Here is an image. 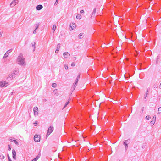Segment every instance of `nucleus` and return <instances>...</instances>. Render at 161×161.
Here are the masks:
<instances>
[{
    "label": "nucleus",
    "mask_w": 161,
    "mask_h": 161,
    "mask_svg": "<svg viewBox=\"0 0 161 161\" xmlns=\"http://www.w3.org/2000/svg\"><path fill=\"white\" fill-rule=\"evenodd\" d=\"M78 37H79V39H81L83 37V33H80L78 35Z\"/></svg>",
    "instance_id": "5701e85b"
},
{
    "label": "nucleus",
    "mask_w": 161,
    "mask_h": 161,
    "mask_svg": "<svg viewBox=\"0 0 161 161\" xmlns=\"http://www.w3.org/2000/svg\"><path fill=\"white\" fill-rule=\"evenodd\" d=\"M54 129L53 126H50L48 128L46 135V137H47L52 133Z\"/></svg>",
    "instance_id": "f03ea898"
},
{
    "label": "nucleus",
    "mask_w": 161,
    "mask_h": 161,
    "mask_svg": "<svg viewBox=\"0 0 161 161\" xmlns=\"http://www.w3.org/2000/svg\"><path fill=\"white\" fill-rule=\"evenodd\" d=\"M153 119V120L156 121V116L154 115L152 120Z\"/></svg>",
    "instance_id": "f704fd0d"
},
{
    "label": "nucleus",
    "mask_w": 161,
    "mask_h": 161,
    "mask_svg": "<svg viewBox=\"0 0 161 161\" xmlns=\"http://www.w3.org/2000/svg\"><path fill=\"white\" fill-rule=\"evenodd\" d=\"M76 85H77V84H75L74 83V84L73 85V87H75H75L76 86Z\"/></svg>",
    "instance_id": "37998d69"
},
{
    "label": "nucleus",
    "mask_w": 161,
    "mask_h": 161,
    "mask_svg": "<svg viewBox=\"0 0 161 161\" xmlns=\"http://www.w3.org/2000/svg\"><path fill=\"white\" fill-rule=\"evenodd\" d=\"M75 62H73L71 64V66H74L75 65Z\"/></svg>",
    "instance_id": "c9c22d12"
},
{
    "label": "nucleus",
    "mask_w": 161,
    "mask_h": 161,
    "mask_svg": "<svg viewBox=\"0 0 161 161\" xmlns=\"http://www.w3.org/2000/svg\"><path fill=\"white\" fill-rule=\"evenodd\" d=\"M58 0H56V2H55V4H57V3L58 2Z\"/></svg>",
    "instance_id": "79ce46f5"
},
{
    "label": "nucleus",
    "mask_w": 161,
    "mask_h": 161,
    "mask_svg": "<svg viewBox=\"0 0 161 161\" xmlns=\"http://www.w3.org/2000/svg\"><path fill=\"white\" fill-rule=\"evenodd\" d=\"M60 45H61V44L60 43H58V44L57 46V49L55 51V53H58V52L59 51V48L60 47Z\"/></svg>",
    "instance_id": "4468645a"
},
{
    "label": "nucleus",
    "mask_w": 161,
    "mask_h": 161,
    "mask_svg": "<svg viewBox=\"0 0 161 161\" xmlns=\"http://www.w3.org/2000/svg\"><path fill=\"white\" fill-rule=\"evenodd\" d=\"M81 18V16L80 14H77L76 16V18L78 19H80Z\"/></svg>",
    "instance_id": "4be33fe9"
},
{
    "label": "nucleus",
    "mask_w": 161,
    "mask_h": 161,
    "mask_svg": "<svg viewBox=\"0 0 161 161\" xmlns=\"http://www.w3.org/2000/svg\"><path fill=\"white\" fill-rule=\"evenodd\" d=\"M34 140L35 142H38L40 141V136L39 135L36 134L34 136Z\"/></svg>",
    "instance_id": "20e7f679"
},
{
    "label": "nucleus",
    "mask_w": 161,
    "mask_h": 161,
    "mask_svg": "<svg viewBox=\"0 0 161 161\" xmlns=\"http://www.w3.org/2000/svg\"><path fill=\"white\" fill-rule=\"evenodd\" d=\"M34 114L35 116L38 115V109L37 107H35L33 108Z\"/></svg>",
    "instance_id": "39448f33"
},
{
    "label": "nucleus",
    "mask_w": 161,
    "mask_h": 161,
    "mask_svg": "<svg viewBox=\"0 0 161 161\" xmlns=\"http://www.w3.org/2000/svg\"><path fill=\"white\" fill-rule=\"evenodd\" d=\"M96 8H95L94 9L93 12H92V15L91 17L92 16H95V14L96 13Z\"/></svg>",
    "instance_id": "6ab92c4d"
},
{
    "label": "nucleus",
    "mask_w": 161,
    "mask_h": 161,
    "mask_svg": "<svg viewBox=\"0 0 161 161\" xmlns=\"http://www.w3.org/2000/svg\"><path fill=\"white\" fill-rule=\"evenodd\" d=\"M52 86L53 87H55L57 86V84L55 83H53L52 85Z\"/></svg>",
    "instance_id": "a878e982"
},
{
    "label": "nucleus",
    "mask_w": 161,
    "mask_h": 161,
    "mask_svg": "<svg viewBox=\"0 0 161 161\" xmlns=\"http://www.w3.org/2000/svg\"><path fill=\"white\" fill-rule=\"evenodd\" d=\"M139 64L140 65V66H141L142 65V64L140 63Z\"/></svg>",
    "instance_id": "09e8293b"
},
{
    "label": "nucleus",
    "mask_w": 161,
    "mask_h": 161,
    "mask_svg": "<svg viewBox=\"0 0 161 161\" xmlns=\"http://www.w3.org/2000/svg\"><path fill=\"white\" fill-rule=\"evenodd\" d=\"M17 61L18 64L23 65L25 63V61L23 57V55L22 54H20L18 57V58L17 59Z\"/></svg>",
    "instance_id": "f257e3e1"
},
{
    "label": "nucleus",
    "mask_w": 161,
    "mask_h": 161,
    "mask_svg": "<svg viewBox=\"0 0 161 161\" xmlns=\"http://www.w3.org/2000/svg\"><path fill=\"white\" fill-rule=\"evenodd\" d=\"M36 44V43L35 42H32L31 43V44L32 45V47L33 48V51H34L35 50L36 48V47L35 46V45Z\"/></svg>",
    "instance_id": "a211bd4d"
},
{
    "label": "nucleus",
    "mask_w": 161,
    "mask_h": 161,
    "mask_svg": "<svg viewBox=\"0 0 161 161\" xmlns=\"http://www.w3.org/2000/svg\"><path fill=\"white\" fill-rule=\"evenodd\" d=\"M65 66V69H68V67L67 64H65L64 65Z\"/></svg>",
    "instance_id": "2f4dec72"
},
{
    "label": "nucleus",
    "mask_w": 161,
    "mask_h": 161,
    "mask_svg": "<svg viewBox=\"0 0 161 161\" xmlns=\"http://www.w3.org/2000/svg\"><path fill=\"white\" fill-rule=\"evenodd\" d=\"M76 59V58H75V57H74V58H73V60H75Z\"/></svg>",
    "instance_id": "a18cd8bd"
},
{
    "label": "nucleus",
    "mask_w": 161,
    "mask_h": 161,
    "mask_svg": "<svg viewBox=\"0 0 161 161\" xmlns=\"http://www.w3.org/2000/svg\"><path fill=\"white\" fill-rule=\"evenodd\" d=\"M8 148L9 151H10L11 150V147H10V145H8Z\"/></svg>",
    "instance_id": "72a5a7b5"
},
{
    "label": "nucleus",
    "mask_w": 161,
    "mask_h": 161,
    "mask_svg": "<svg viewBox=\"0 0 161 161\" xmlns=\"http://www.w3.org/2000/svg\"><path fill=\"white\" fill-rule=\"evenodd\" d=\"M144 107H143L142 108V111H143V110H144Z\"/></svg>",
    "instance_id": "de8ad7c7"
},
{
    "label": "nucleus",
    "mask_w": 161,
    "mask_h": 161,
    "mask_svg": "<svg viewBox=\"0 0 161 161\" xmlns=\"http://www.w3.org/2000/svg\"><path fill=\"white\" fill-rule=\"evenodd\" d=\"M15 78V77H14L13 75L12 74H11L9 75V76L6 79V81H11L12 80Z\"/></svg>",
    "instance_id": "0eeeda50"
},
{
    "label": "nucleus",
    "mask_w": 161,
    "mask_h": 161,
    "mask_svg": "<svg viewBox=\"0 0 161 161\" xmlns=\"http://www.w3.org/2000/svg\"><path fill=\"white\" fill-rule=\"evenodd\" d=\"M69 56H70V54L68 52H65L64 53V56L65 58H67Z\"/></svg>",
    "instance_id": "ddd939ff"
},
{
    "label": "nucleus",
    "mask_w": 161,
    "mask_h": 161,
    "mask_svg": "<svg viewBox=\"0 0 161 161\" xmlns=\"http://www.w3.org/2000/svg\"><path fill=\"white\" fill-rule=\"evenodd\" d=\"M156 121L153 120V119L150 122V124L151 125H153L155 123Z\"/></svg>",
    "instance_id": "412c9836"
},
{
    "label": "nucleus",
    "mask_w": 161,
    "mask_h": 161,
    "mask_svg": "<svg viewBox=\"0 0 161 161\" xmlns=\"http://www.w3.org/2000/svg\"><path fill=\"white\" fill-rule=\"evenodd\" d=\"M41 156V153L39 152L38 154L36 156V157L33 159L31 161H37V160Z\"/></svg>",
    "instance_id": "9b49d317"
},
{
    "label": "nucleus",
    "mask_w": 161,
    "mask_h": 161,
    "mask_svg": "<svg viewBox=\"0 0 161 161\" xmlns=\"http://www.w3.org/2000/svg\"><path fill=\"white\" fill-rule=\"evenodd\" d=\"M80 75H78L77 76V77L76 78H78V79H79V78H80Z\"/></svg>",
    "instance_id": "c03bdc74"
},
{
    "label": "nucleus",
    "mask_w": 161,
    "mask_h": 161,
    "mask_svg": "<svg viewBox=\"0 0 161 161\" xmlns=\"http://www.w3.org/2000/svg\"><path fill=\"white\" fill-rule=\"evenodd\" d=\"M70 26L71 29V30H73L75 29L76 25L75 23H72L70 24Z\"/></svg>",
    "instance_id": "dca6fc26"
},
{
    "label": "nucleus",
    "mask_w": 161,
    "mask_h": 161,
    "mask_svg": "<svg viewBox=\"0 0 161 161\" xmlns=\"http://www.w3.org/2000/svg\"><path fill=\"white\" fill-rule=\"evenodd\" d=\"M56 25H53V28H52V30H53L55 31L56 29Z\"/></svg>",
    "instance_id": "7c9ffc66"
},
{
    "label": "nucleus",
    "mask_w": 161,
    "mask_h": 161,
    "mask_svg": "<svg viewBox=\"0 0 161 161\" xmlns=\"http://www.w3.org/2000/svg\"><path fill=\"white\" fill-rule=\"evenodd\" d=\"M160 86H161V83L160 84Z\"/></svg>",
    "instance_id": "864d4df0"
},
{
    "label": "nucleus",
    "mask_w": 161,
    "mask_h": 161,
    "mask_svg": "<svg viewBox=\"0 0 161 161\" xmlns=\"http://www.w3.org/2000/svg\"><path fill=\"white\" fill-rule=\"evenodd\" d=\"M69 101L67 102L64 105V108H65L67 106V105L69 104Z\"/></svg>",
    "instance_id": "cd10ccee"
},
{
    "label": "nucleus",
    "mask_w": 161,
    "mask_h": 161,
    "mask_svg": "<svg viewBox=\"0 0 161 161\" xmlns=\"http://www.w3.org/2000/svg\"><path fill=\"white\" fill-rule=\"evenodd\" d=\"M151 118L150 116V115H147L146 117V120H148Z\"/></svg>",
    "instance_id": "b1692460"
},
{
    "label": "nucleus",
    "mask_w": 161,
    "mask_h": 161,
    "mask_svg": "<svg viewBox=\"0 0 161 161\" xmlns=\"http://www.w3.org/2000/svg\"><path fill=\"white\" fill-rule=\"evenodd\" d=\"M148 92V89H147V92L146 93H147V92Z\"/></svg>",
    "instance_id": "8fccbe9b"
},
{
    "label": "nucleus",
    "mask_w": 161,
    "mask_h": 161,
    "mask_svg": "<svg viewBox=\"0 0 161 161\" xmlns=\"http://www.w3.org/2000/svg\"><path fill=\"white\" fill-rule=\"evenodd\" d=\"M142 148H144V146H142Z\"/></svg>",
    "instance_id": "3c124183"
},
{
    "label": "nucleus",
    "mask_w": 161,
    "mask_h": 161,
    "mask_svg": "<svg viewBox=\"0 0 161 161\" xmlns=\"http://www.w3.org/2000/svg\"><path fill=\"white\" fill-rule=\"evenodd\" d=\"M12 157L13 159H16V151L14 149L12 150Z\"/></svg>",
    "instance_id": "9d476101"
},
{
    "label": "nucleus",
    "mask_w": 161,
    "mask_h": 161,
    "mask_svg": "<svg viewBox=\"0 0 161 161\" xmlns=\"http://www.w3.org/2000/svg\"><path fill=\"white\" fill-rule=\"evenodd\" d=\"M80 13L81 14L84 13V11L83 10H82L80 11Z\"/></svg>",
    "instance_id": "58836bf2"
},
{
    "label": "nucleus",
    "mask_w": 161,
    "mask_h": 161,
    "mask_svg": "<svg viewBox=\"0 0 161 161\" xmlns=\"http://www.w3.org/2000/svg\"><path fill=\"white\" fill-rule=\"evenodd\" d=\"M2 35V33L0 32V37Z\"/></svg>",
    "instance_id": "49530a36"
},
{
    "label": "nucleus",
    "mask_w": 161,
    "mask_h": 161,
    "mask_svg": "<svg viewBox=\"0 0 161 161\" xmlns=\"http://www.w3.org/2000/svg\"><path fill=\"white\" fill-rule=\"evenodd\" d=\"M26 44V42H25V44Z\"/></svg>",
    "instance_id": "603ef678"
},
{
    "label": "nucleus",
    "mask_w": 161,
    "mask_h": 161,
    "mask_svg": "<svg viewBox=\"0 0 161 161\" xmlns=\"http://www.w3.org/2000/svg\"><path fill=\"white\" fill-rule=\"evenodd\" d=\"M148 93H146V94L145 95L144 98L145 99H146V97H147Z\"/></svg>",
    "instance_id": "e433bc0d"
},
{
    "label": "nucleus",
    "mask_w": 161,
    "mask_h": 161,
    "mask_svg": "<svg viewBox=\"0 0 161 161\" xmlns=\"http://www.w3.org/2000/svg\"><path fill=\"white\" fill-rule=\"evenodd\" d=\"M14 138H9V140L11 142H14L16 145H19L18 142L14 139H13Z\"/></svg>",
    "instance_id": "f8f14e48"
},
{
    "label": "nucleus",
    "mask_w": 161,
    "mask_h": 161,
    "mask_svg": "<svg viewBox=\"0 0 161 161\" xmlns=\"http://www.w3.org/2000/svg\"><path fill=\"white\" fill-rule=\"evenodd\" d=\"M34 124V125L36 126L37 125V122H36V121L35 122Z\"/></svg>",
    "instance_id": "4c0bfd02"
},
{
    "label": "nucleus",
    "mask_w": 161,
    "mask_h": 161,
    "mask_svg": "<svg viewBox=\"0 0 161 161\" xmlns=\"http://www.w3.org/2000/svg\"><path fill=\"white\" fill-rule=\"evenodd\" d=\"M8 85H9L8 83L6 81H2L0 82V87H6Z\"/></svg>",
    "instance_id": "7ed1b4c3"
},
{
    "label": "nucleus",
    "mask_w": 161,
    "mask_h": 161,
    "mask_svg": "<svg viewBox=\"0 0 161 161\" xmlns=\"http://www.w3.org/2000/svg\"><path fill=\"white\" fill-rule=\"evenodd\" d=\"M18 73V72L16 70H15L13 71V73L12 74H13V75L14 77H15V75H17V74Z\"/></svg>",
    "instance_id": "aec40b11"
},
{
    "label": "nucleus",
    "mask_w": 161,
    "mask_h": 161,
    "mask_svg": "<svg viewBox=\"0 0 161 161\" xmlns=\"http://www.w3.org/2000/svg\"><path fill=\"white\" fill-rule=\"evenodd\" d=\"M125 150L126 151L128 148V145L125 146Z\"/></svg>",
    "instance_id": "a19ab883"
},
{
    "label": "nucleus",
    "mask_w": 161,
    "mask_h": 161,
    "mask_svg": "<svg viewBox=\"0 0 161 161\" xmlns=\"http://www.w3.org/2000/svg\"><path fill=\"white\" fill-rule=\"evenodd\" d=\"M78 80L79 79H78V78H76L74 83L75 84H77L78 81Z\"/></svg>",
    "instance_id": "c85d7f7f"
},
{
    "label": "nucleus",
    "mask_w": 161,
    "mask_h": 161,
    "mask_svg": "<svg viewBox=\"0 0 161 161\" xmlns=\"http://www.w3.org/2000/svg\"><path fill=\"white\" fill-rule=\"evenodd\" d=\"M5 157L3 155L1 154L0 155V159H3Z\"/></svg>",
    "instance_id": "393cba45"
},
{
    "label": "nucleus",
    "mask_w": 161,
    "mask_h": 161,
    "mask_svg": "<svg viewBox=\"0 0 161 161\" xmlns=\"http://www.w3.org/2000/svg\"><path fill=\"white\" fill-rule=\"evenodd\" d=\"M7 157H8V161H12L10 158V157H9L8 154Z\"/></svg>",
    "instance_id": "c756f323"
},
{
    "label": "nucleus",
    "mask_w": 161,
    "mask_h": 161,
    "mask_svg": "<svg viewBox=\"0 0 161 161\" xmlns=\"http://www.w3.org/2000/svg\"><path fill=\"white\" fill-rule=\"evenodd\" d=\"M130 143L129 140H127L125 141H124L123 142V144L125 146L128 145L129 143Z\"/></svg>",
    "instance_id": "f3484780"
},
{
    "label": "nucleus",
    "mask_w": 161,
    "mask_h": 161,
    "mask_svg": "<svg viewBox=\"0 0 161 161\" xmlns=\"http://www.w3.org/2000/svg\"><path fill=\"white\" fill-rule=\"evenodd\" d=\"M12 51V49H10L8 50L5 53L4 56L3 57V58H6L9 55L10 53Z\"/></svg>",
    "instance_id": "6e6552de"
},
{
    "label": "nucleus",
    "mask_w": 161,
    "mask_h": 161,
    "mask_svg": "<svg viewBox=\"0 0 161 161\" xmlns=\"http://www.w3.org/2000/svg\"><path fill=\"white\" fill-rule=\"evenodd\" d=\"M158 85L157 84H155L153 85V87L155 88H156L157 87Z\"/></svg>",
    "instance_id": "473e14b6"
},
{
    "label": "nucleus",
    "mask_w": 161,
    "mask_h": 161,
    "mask_svg": "<svg viewBox=\"0 0 161 161\" xmlns=\"http://www.w3.org/2000/svg\"><path fill=\"white\" fill-rule=\"evenodd\" d=\"M158 112L159 114H161V107H159L158 109Z\"/></svg>",
    "instance_id": "bb28decb"
},
{
    "label": "nucleus",
    "mask_w": 161,
    "mask_h": 161,
    "mask_svg": "<svg viewBox=\"0 0 161 161\" xmlns=\"http://www.w3.org/2000/svg\"><path fill=\"white\" fill-rule=\"evenodd\" d=\"M18 0H13L10 4V7H13L18 3Z\"/></svg>",
    "instance_id": "423d86ee"
},
{
    "label": "nucleus",
    "mask_w": 161,
    "mask_h": 161,
    "mask_svg": "<svg viewBox=\"0 0 161 161\" xmlns=\"http://www.w3.org/2000/svg\"><path fill=\"white\" fill-rule=\"evenodd\" d=\"M43 8V6L42 5H37L36 7V9L37 10H40Z\"/></svg>",
    "instance_id": "2eb2a0df"
},
{
    "label": "nucleus",
    "mask_w": 161,
    "mask_h": 161,
    "mask_svg": "<svg viewBox=\"0 0 161 161\" xmlns=\"http://www.w3.org/2000/svg\"><path fill=\"white\" fill-rule=\"evenodd\" d=\"M75 88L74 87H72L71 89V90L73 91L75 90Z\"/></svg>",
    "instance_id": "ea45409f"
},
{
    "label": "nucleus",
    "mask_w": 161,
    "mask_h": 161,
    "mask_svg": "<svg viewBox=\"0 0 161 161\" xmlns=\"http://www.w3.org/2000/svg\"><path fill=\"white\" fill-rule=\"evenodd\" d=\"M39 26V24H36L34 25V27H35V29L33 32V34H35L36 33V30L38 28Z\"/></svg>",
    "instance_id": "1a4fd4ad"
}]
</instances>
